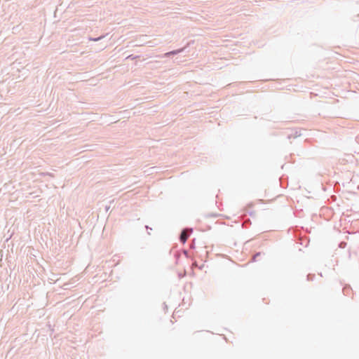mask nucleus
<instances>
[{
  "mask_svg": "<svg viewBox=\"0 0 359 359\" xmlns=\"http://www.w3.org/2000/svg\"><path fill=\"white\" fill-rule=\"evenodd\" d=\"M187 238H188L187 231V230H184L180 235V241H182V243H184L186 242V241L187 240Z\"/></svg>",
  "mask_w": 359,
  "mask_h": 359,
  "instance_id": "f257e3e1",
  "label": "nucleus"
},
{
  "mask_svg": "<svg viewBox=\"0 0 359 359\" xmlns=\"http://www.w3.org/2000/svg\"><path fill=\"white\" fill-rule=\"evenodd\" d=\"M177 53H179V51H174V52L168 53H167V55H168V54H176Z\"/></svg>",
  "mask_w": 359,
  "mask_h": 359,
  "instance_id": "f03ea898",
  "label": "nucleus"
}]
</instances>
